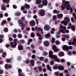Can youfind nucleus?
<instances>
[{"instance_id":"obj_1","label":"nucleus","mask_w":76,"mask_h":76,"mask_svg":"<svg viewBox=\"0 0 76 76\" xmlns=\"http://www.w3.org/2000/svg\"><path fill=\"white\" fill-rule=\"evenodd\" d=\"M18 39H14L13 42H11L10 43V46L12 48H16V47L17 45V42Z\"/></svg>"},{"instance_id":"obj_2","label":"nucleus","mask_w":76,"mask_h":76,"mask_svg":"<svg viewBox=\"0 0 76 76\" xmlns=\"http://www.w3.org/2000/svg\"><path fill=\"white\" fill-rule=\"evenodd\" d=\"M18 22L19 24V26L22 27L21 28V30H24V28H25V25L24 24V23L22 22L21 20H18Z\"/></svg>"},{"instance_id":"obj_3","label":"nucleus","mask_w":76,"mask_h":76,"mask_svg":"<svg viewBox=\"0 0 76 76\" xmlns=\"http://www.w3.org/2000/svg\"><path fill=\"white\" fill-rule=\"evenodd\" d=\"M39 14L41 16H44L45 15V11L43 9H40L39 10Z\"/></svg>"},{"instance_id":"obj_4","label":"nucleus","mask_w":76,"mask_h":76,"mask_svg":"<svg viewBox=\"0 0 76 76\" xmlns=\"http://www.w3.org/2000/svg\"><path fill=\"white\" fill-rule=\"evenodd\" d=\"M62 48L63 50H66V51H69V50L72 49V46H70L69 47L66 45H64L63 46Z\"/></svg>"},{"instance_id":"obj_5","label":"nucleus","mask_w":76,"mask_h":76,"mask_svg":"<svg viewBox=\"0 0 76 76\" xmlns=\"http://www.w3.org/2000/svg\"><path fill=\"white\" fill-rule=\"evenodd\" d=\"M59 28H60V29H63L64 31H66L65 32L66 33H69V31L68 30H66V26H63L62 25H60Z\"/></svg>"},{"instance_id":"obj_6","label":"nucleus","mask_w":76,"mask_h":76,"mask_svg":"<svg viewBox=\"0 0 76 76\" xmlns=\"http://www.w3.org/2000/svg\"><path fill=\"white\" fill-rule=\"evenodd\" d=\"M44 29L45 31H48L50 29V26L48 24H46L44 26Z\"/></svg>"},{"instance_id":"obj_7","label":"nucleus","mask_w":76,"mask_h":76,"mask_svg":"<svg viewBox=\"0 0 76 76\" xmlns=\"http://www.w3.org/2000/svg\"><path fill=\"white\" fill-rule=\"evenodd\" d=\"M56 55H53V53L52 51L51 50L49 52V57L53 58Z\"/></svg>"},{"instance_id":"obj_8","label":"nucleus","mask_w":76,"mask_h":76,"mask_svg":"<svg viewBox=\"0 0 76 76\" xmlns=\"http://www.w3.org/2000/svg\"><path fill=\"white\" fill-rule=\"evenodd\" d=\"M18 49L20 51H21L23 49V45L22 44H19L18 45Z\"/></svg>"},{"instance_id":"obj_9","label":"nucleus","mask_w":76,"mask_h":76,"mask_svg":"<svg viewBox=\"0 0 76 76\" xmlns=\"http://www.w3.org/2000/svg\"><path fill=\"white\" fill-rule=\"evenodd\" d=\"M61 32L63 33L64 34H65V31L63 30V29H61L60 30H59V32L56 33V35H60V33H61Z\"/></svg>"},{"instance_id":"obj_10","label":"nucleus","mask_w":76,"mask_h":76,"mask_svg":"<svg viewBox=\"0 0 76 76\" xmlns=\"http://www.w3.org/2000/svg\"><path fill=\"white\" fill-rule=\"evenodd\" d=\"M69 4V2L68 1H66L65 3L63 4V5H64L65 7H70V5Z\"/></svg>"},{"instance_id":"obj_11","label":"nucleus","mask_w":76,"mask_h":76,"mask_svg":"<svg viewBox=\"0 0 76 76\" xmlns=\"http://www.w3.org/2000/svg\"><path fill=\"white\" fill-rule=\"evenodd\" d=\"M29 24L31 26H34L35 25V22L34 21H31L29 23Z\"/></svg>"},{"instance_id":"obj_12","label":"nucleus","mask_w":76,"mask_h":76,"mask_svg":"<svg viewBox=\"0 0 76 76\" xmlns=\"http://www.w3.org/2000/svg\"><path fill=\"white\" fill-rule=\"evenodd\" d=\"M1 9L2 10H6V5L3 4L1 5Z\"/></svg>"},{"instance_id":"obj_13","label":"nucleus","mask_w":76,"mask_h":76,"mask_svg":"<svg viewBox=\"0 0 76 76\" xmlns=\"http://www.w3.org/2000/svg\"><path fill=\"white\" fill-rule=\"evenodd\" d=\"M55 61H56L57 62H59L60 60L59 58H57V56L56 55L53 58Z\"/></svg>"},{"instance_id":"obj_14","label":"nucleus","mask_w":76,"mask_h":76,"mask_svg":"<svg viewBox=\"0 0 76 76\" xmlns=\"http://www.w3.org/2000/svg\"><path fill=\"white\" fill-rule=\"evenodd\" d=\"M44 44L46 47H48L50 45V42L48 41H45L44 42Z\"/></svg>"},{"instance_id":"obj_15","label":"nucleus","mask_w":76,"mask_h":76,"mask_svg":"<svg viewBox=\"0 0 76 76\" xmlns=\"http://www.w3.org/2000/svg\"><path fill=\"white\" fill-rule=\"evenodd\" d=\"M58 69L59 70H63L64 69V68L63 66H59L58 67Z\"/></svg>"},{"instance_id":"obj_16","label":"nucleus","mask_w":76,"mask_h":76,"mask_svg":"<svg viewBox=\"0 0 76 76\" xmlns=\"http://www.w3.org/2000/svg\"><path fill=\"white\" fill-rule=\"evenodd\" d=\"M30 63L31 64L32 66H34L35 65V64H34L35 61H34V59H31V60H30Z\"/></svg>"},{"instance_id":"obj_17","label":"nucleus","mask_w":76,"mask_h":76,"mask_svg":"<svg viewBox=\"0 0 76 76\" xmlns=\"http://www.w3.org/2000/svg\"><path fill=\"white\" fill-rule=\"evenodd\" d=\"M42 4L44 6H46L47 4V0H43L42 1Z\"/></svg>"},{"instance_id":"obj_18","label":"nucleus","mask_w":76,"mask_h":76,"mask_svg":"<svg viewBox=\"0 0 76 76\" xmlns=\"http://www.w3.org/2000/svg\"><path fill=\"white\" fill-rule=\"evenodd\" d=\"M61 24H64V25L66 26L67 25L68 23L67 22L63 20L62 21H61Z\"/></svg>"},{"instance_id":"obj_19","label":"nucleus","mask_w":76,"mask_h":76,"mask_svg":"<svg viewBox=\"0 0 76 76\" xmlns=\"http://www.w3.org/2000/svg\"><path fill=\"white\" fill-rule=\"evenodd\" d=\"M64 20L66 22L69 23L70 22V19L68 17H66L64 18Z\"/></svg>"},{"instance_id":"obj_20","label":"nucleus","mask_w":76,"mask_h":76,"mask_svg":"<svg viewBox=\"0 0 76 76\" xmlns=\"http://www.w3.org/2000/svg\"><path fill=\"white\" fill-rule=\"evenodd\" d=\"M2 1L3 3H7V4H9L10 1V0H2Z\"/></svg>"},{"instance_id":"obj_21","label":"nucleus","mask_w":76,"mask_h":76,"mask_svg":"<svg viewBox=\"0 0 76 76\" xmlns=\"http://www.w3.org/2000/svg\"><path fill=\"white\" fill-rule=\"evenodd\" d=\"M63 14H58L57 15V17L58 19H60L61 18H63Z\"/></svg>"},{"instance_id":"obj_22","label":"nucleus","mask_w":76,"mask_h":76,"mask_svg":"<svg viewBox=\"0 0 76 76\" xmlns=\"http://www.w3.org/2000/svg\"><path fill=\"white\" fill-rule=\"evenodd\" d=\"M47 67L48 70H50V72L52 71V69H51V67L50 66V65H47Z\"/></svg>"},{"instance_id":"obj_23","label":"nucleus","mask_w":76,"mask_h":76,"mask_svg":"<svg viewBox=\"0 0 76 76\" xmlns=\"http://www.w3.org/2000/svg\"><path fill=\"white\" fill-rule=\"evenodd\" d=\"M76 26H75V25H73L71 27V29L73 31H75L76 30L75 28Z\"/></svg>"},{"instance_id":"obj_24","label":"nucleus","mask_w":76,"mask_h":76,"mask_svg":"<svg viewBox=\"0 0 76 76\" xmlns=\"http://www.w3.org/2000/svg\"><path fill=\"white\" fill-rule=\"evenodd\" d=\"M7 22L6 20H3L2 22H1V25L2 26H3V25H4V24H6Z\"/></svg>"},{"instance_id":"obj_25","label":"nucleus","mask_w":76,"mask_h":76,"mask_svg":"<svg viewBox=\"0 0 76 76\" xmlns=\"http://www.w3.org/2000/svg\"><path fill=\"white\" fill-rule=\"evenodd\" d=\"M50 37V34H47L45 35V38L48 39L49 38V37Z\"/></svg>"},{"instance_id":"obj_26","label":"nucleus","mask_w":76,"mask_h":76,"mask_svg":"<svg viewBox=\"0 0 76 76\" xmlns=\"http://www.w3.org/2000/svg\"><path fill=\"white\" fill-rule=\"evenodd\" d=\"M42 2V0H37L36 1V3L37 4H41Z\"/></svg>"},{"instance_id":"obj_27","label":"nucleus","mask_w":76,"mask_h":76,"mask_svg":"<svg viewBox=\"0 0 76 76\" xmlns=\"http://www.w3.org/2000/svg\"><path fill=\"white\" fill-rule=\"evenodd\" d=\"M64 53H63V52H60L59 54V56L60 57L64 56Z\"/></svg>"},{"instance_id":"obj_28","label":"nucleus","mask_w":76,"mask_h":76,"mask_svg":"<svg viewBox=\"0 0 76 76\" xmlns=\"http://www.w3.org/2000/svg\"><path fill=\"white\" fill-rule=\"evenodd\" d=\"M53 12L54 13H57V14H58L60 13V12L58 11H57L56 10H54L53 11Z\"/></svg>"},{"instance_id":"obj_29","label":"nucleus","mask_w":76,"mask_h":76,"mask_svg":"<svg viewBox=\"0 0 76 76\" xmlns=\"http://www.w3.org/2000/svg\"><path fill=\"white\" fill-rule=\"evenodd\" d=\"M55 21V25H57V24H58V23L60 22V20H56Z\"/></svg>"},{"instance_id":"obj_30","label":"nucleus","mask_w":76,"mask_h":76,"mask_svg":"<svg viewBox=\"0 0 76 76\" xmlns=\"http://www.w3.org/2000/svg\"><path fill=\"white\" fill-rule=\"evenodd\" d=\"M38 70L39 71V72H41L42 70V68H41V66H39L38 67Z\"/></svg>"},{"instance_id":"obj_31","label":"nucleus","mask_w":76,"mask_h":76,"mask_svg":"<svg viewBox=\"0 0 76 76\" xmlns=\"http://www.w3.org/2000/svg\"><path fill=\"white\" fill-rule=\"evenodd\" d=\"M57 19V16L56 15H54L53 16V20H56V19Z\"/></svg>"},{"instance_id":"obj_32","label":"nucleus","mask_w":76,"mask_h":76,"mask_svg":"<svg viewBox=\"0 0 76 76\" xmlns=\"http://www.w3.org/2000/svg\"><path fill=\"white\" fill-rule=\"evenodd\" d=\"M18 76H25V75L22 72L18 74Z\"/></svg>"},{"instance_id":"obj_33","label":"nucleus","mask_w":76,"mask_h":76,"mask_svg":"<svg viewBox=\"0 0 76 76\" xmlns=\"http://www.w3.org/2000/svg\"><path fill=\"white\" fill-rule=\"evenodd\" d=\"M44 6L43 4H40L38 5V7L39 8H42V7Z\"/></svg>"},{"instance_id":"obj_34","label":"nucleus","mask_w":76,"mask_h":76,"mask_svg":"<svg viewBox=\"0 0 76 76\" xmlns=\"http://www.w3.org/2000/svg\"><path fill=\"white\" fill-rule=\"evenodd\" d=\"M30 61L29 59H26V64H29V63Z\"/></svg>"},{"instance_id":"obj_35","label":"nucleus","mask_w":76,"mask_h":76,"mask_svg":"<svg viewBox=\"0 0 76 76\" xmlns=\"http://www.w3.org/2000/svg\"><path fill=\"white\" fill-rule=\"evenodd\" d=\"M55 43H56V44H57V45H60V42L58 40L56 41H55Z\"/></svg>"},{"instance_id":"obj_36","label":"nucleus","mask_w":76,"mask_h":76,"mask_svg":"<svg viewBox=\"0 0 76 76\" xmlns=\"http://www.w3.org/2000/svg\"><path fill=\"white\" fill-rule=\"evenodd\" d=\"M61 9L62 10H64L65 9V7L63 5L61 6Z\"/></svg>"},{"instance_id":"obj_37","label":"nucleus","mask_w":76,"mask_h":76,"mask_svg":"<svg viewBox=\"0 0 76 76\" xmlns=\"http://www.w3.org/2000/svg\"><path fill=\"white\" fill-rule=\"evenodd\" d=\"M15 15H17V16H19L21 14L20 12H16L15 13Z\"/></svg>"},{"instance_id":"obj_38","label":"nucleus","mask_w":76,"mask_h":76,"mask_svg":"<svg viewBox=\"0 0 76 76\" xmlns=\"http://www.w3.org/2000/svg\"><path fill=\"white\" fill-rule=\"evenodd\" d=\"M29 5H28L27 4H26L25 6H24V7L25 8H29Z\"/></svg>"},{"instance_id":"obj_39","label":"nucleus","mask_w":76,"mask_h":76,"mask_svg":"<svg viewBox=\"0 0 76 76\" xmlns=\"http://www.w3.org/2000/svg\"><path fill=\"white\" fill-rule=\"evenodd\" d=\"M56 47L55 45H54L52 47V49L53 50H54L55 49H56Z\"/></svg>"},{"instance_id":"obj_40","label":"nucleus","mask_w":76,"mask_h":76,"mask_svg":"<svg viewBox=\"0 0 76 76\" xmlns=\"http://www.w3.org/2000/svg\"><path fill=\"white\" fill-rule=\"evenodd\" d=\"M4 31L5 32H8V28H4Z\"/></svg>"},{"instance_id":"obj_41","label":"nucleus","mask_w":76,"mask_h":76,"mask_svg":"<svg viewBox=\"0 0 76 76\" xmlns=\"http://www.w3.org/2000/svg\"><path fill=\"white\" fill-rule=\"evenodd\" d=\"M52 43H54L55 42V38H53L52 39Z\"/></svg>"},{"instance_id":"obj_42","label":"nucleus","mask_w":76,"mask_h":76,"mask_svg":"<svg viewBox=\"0 0 76 76\" xmlns=\"http://www.w3.org/2000/svg\"><path fill=\"white\" fill-rule=\"evenodd\" d=\"M31 36L32 38H34L35 37V34L34 33H31Z\"/></svg>"},{"instance_id":"obj_43","label":"nucleus","mask_w":76,"mask_h":76,"mask_svg":"<svg viewBox=\"0 0 76 76\" xmlns=\"http://www.w3.org/2000/svg\"><path fill=\"white\" fill-rule=\"evenodd\" d=\"M44 56H47L48 55V53L47 52H43Z\"/></svg>"},{"instance_id":"obj_44","label":"nucleus","mask_w":76,"mask_h":76,"mask_svg":"<svg viewBox=\"0 0 76 76\" xmlns=\"http://www.w3.org/2000/svg\"><path fill=\"white\" fill-rule=\"evenodd\" d=\"M4 67L6 69H8V64H5Z\"/></svg>"},{"instance_id":"obj_45","label":"nucleus","mask_w":76,"mask_h":76,"mask_svg":"<svg viewBox=\"0 0 76 76\" xmlns=\"http://www.w3.org/2000/svg\"><path fill=\"white\" fill-rule=\"evenodd\" d=\"M73 16L74 17V19H75V20H76V14L75 13H73Z\"/></svg>"},{"instance_id":"obj_46","label":"nucleus","mask_w":76,"mask_h":76,"mask_svg":"<svg viewBox=\"0 0 76 76\" xmlns=\"http://www.w3.org/2000/svg\"><path fill=\"white\" fill-rule=\"evenodd\" d=\"M3 69H0V75H2L3 73Z\"/></svg>"},{"instance_id":"obj_47","label":"nucleus","mask_w":76,"mask_h":76,"mask_svg":"<svg viewBox=\"0 0 76 76\" xmlns=\"http://www.w3.org/2000/svg\"><path fill=\"white\" fill-rule=\"evenodd\" d=\"M48 59L46 58V59H45L44 60V62H45V63H47V62H48Z\"/></svg>"},{"instance_id":"obj_48","label":"nucleus","mask_w":76,"mask_h":76,"mask_svg":"<svg viewBox=\"0 0 76 76\" xmlns=\"http://www.w3.org/2000/svg\"><path fill=\"white\" fill-rule=\"evenodd\" d=\"M18 72L19 73H22V69H19L18 70Z\"/></svg>"},{"instance_id":"obj_49","label":"nucleus","mask_w":76,"mask_h":76,"mask_svg":"<svg viewBox=\"0 0 76 76\" xmlns=\"http://www.w3.org/2000/svg\"><path fill=\"white\" fill-rule=\"evenodd\" d=\"M53 69L54 70H57L58 69V67L56 66H55L53 67Z\"/></svg>"},{"instance_id":"obj_50","label":"nucleus","mask_w":76,"mask_h":76,"mask_svg":"<svg viewBox=\"0 0 76 76\" xmlns=\"http://www.w3.org/2000/svg\"><path fill=\"white\" fill-rule=\"evenodd\" d=\"M36 35L37 37H39L41 36V35L39 33H37Z\"/></svg>"},{"instance_id":"obj_51","label":"nucleus","mask_w":76,"mask_h":76,"mask_svg":"<svg viewBox=\"0 0 76 76\" xmlns=\"http://www.w3.org/2000/svg\"><path fill=\"white\" fill-rule=\"evenodd\" d=\"M31 48L32 49H34V48H35V46L34 45H31Z\"/></svg>"},{"instance_id":"obj_52","label":"nucleus","mask_w":76,"mask_h":76,"mask_svg":"<svg viewBox=\"0 0 76 76\" xmlns=\"http://www.w3.org/2000/svg\"><path fill=\"white\" fill-rule=\"evenodd\" d=\"M10 61H11V60L10 59H7L6 62H7V63H10Z\"/></svg>"},{"instance_id":"obj_53","label":"nucleus","mask_w":76,"mask_h":76,"mask_svg":"<svg viewBox=\"0 0 76 76\" xmlns=\"http://www.w3.org/2000/svg\"><path fill=\"white\" fill-rule=\"evenodd\" d=\"M36 57V56H35V55H33L31 56V58H33V59H34V58H35Z\"/></svg>"},{"instance_id":"obj_54","label":"nucleus","mask_w":76,"mask_h":76,"mask_svg":"<svg viewBox=\"0 0 76 76\" xmlns=\"http://www.w3.org/2000/svg\"><path fill=\"white\" fill-rule=\"evenodd\" d=\"M44 59V58L42 57H40L39 58V59L40 60H41L42 61Z\"/></svg>"},{"instance_id":"obj_55","label":"nucleus","mask_w":76,"mask_h":76,"mask_svg":"<svg viewBox=\"0 0 76 76\" xmlns=\"http://www.w3.org/2000/svg\"><path fill=\"white\" fill-rule=\"evenodd\" d=\"M13 9H17V6H16V5H13Z\"/></svg>"},{"instance_id":"obj_56","label":"nucleus","mask_w":76,"mask_h":76,"mask_svg":"<svg viewBox=\"0 0 76 76\" xmlns=\"http://www.w3.org/2000/svg\"><path fill=\"white\" fill-rule=\"evenodd\" d=\"M18 37L19 38H22V35H21V34H19L18 35Z\"/></svg>"},{"instance_id":"obj_57","label":"nucleus","mask_w":76,"mask_h":76,"mask_svg":"<svg viewBox=\"0 0 76 76\" xmlns=\"http://www.w3.org/2000/svg\"><path fill=\"white\" fill-rule=\"evenodd\" d=\"M64 61H65V60H64V59H61V63H64Z\"/></svg>"},{"instance_id":"obj_58","label":"nucleus","mask_w":76,"mask_h":76,"mask_svg":"<svg viewBox=\"0 0 76 76\" xmlns=\"http://www.w3.org/2000/svg\"><path fill=\"white\" fill-rule=\"evenodd\" d=\"M54 61H51L50 62V64L53 65L54 64Z\"/></svg>"},{"instance_id":"obj_59","label":"nucleus","mask_w":76,"mask_h":76,"mask_svg":"<svg viewBox=\"0 0 76 76\" xmlns=\"http://www.w3.org/2000/svg\"><path fill=\"white\" fill-rule=\"evenodd\" d=\"M8 68V69H10V68H12V65H9Z\"/></svg>"},{"instance_id":"obj_60","label":"nucleus","mask_w":76,"mask_h":76,"mask_svg":"<svg viewBox=\"0 0 76 76\" xmlns=\"http://www.w3.org/2000/svg\"><path fill=\"white\" fill-rule=\"evenodd\" d=\"M55 75H56V76H58L59 73H58V72H56L55 73Z\"/></svg>"},{"instance_id":"obj_61","label":"nucleus","mask_w":76,"mask_h":76,"mask_svg":"<svg viewBox=\"0 0 76 76\" xmlns=\"http://www.w3.org/2000/svg\"><path fill=\"white\" fill-rule=\"evenodd\" d=\"M56 38H59L60 37V35H56Z\"/></svg>"},{"instance_id":"obj_62","label":"nucleus","mask_w":76,"mask_h":76,"mask_svg":"<svg viewBox=\"0 0 76 76\" xmlns=\"http://www.w3.org/2000/svg\"><path fill=\"white\" fill-rule=\"evenodd\" d=\"M8 15H9L8 14V13H6L4 14V15L6 17H7V16H8Z\"/></svg>"},{"instance_id":"obj_63","label":"nucleus","mask_w":76,"mask_h":76,"mask_svg":"<svg viewBox=\"0 0 76 76\" xmlns=\"http://www.w3.org/2000/svg\"><path fill=\"white\" fill-rule=\"evenodd\" d=\"M4 38V35L1 34L0 35V38H1V39H2V38Z\"/></svg>"},{"instance_id":"obj_64","label":"nucleus","mask_w":76,"mask_h":76,"mask_svg":"<svg viewBox=\"0 0 76 76\" xmlns=\"http://www.w3.org/2000/svg\"><path fill=\"white\" fill-rule=\"evenodd\" d=\"M54 52H57V51H58V48H56L54 50Z\"/></svg>"}]
</instances>
